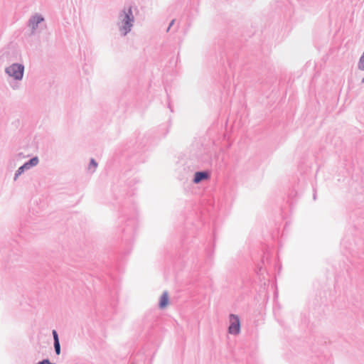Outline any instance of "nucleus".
Segmentation results:
<instances>
[{
	"label": "nucleus",
	"instance_id": "1",
	"mask_svg": "<svg viewBox=\"0 0 364 364\" xmlns=\"http://www.w3.org/2000/svg\"><path fill=\"white\" fill-rule=\"evenodd\" d=\"M119 29L122 36H127L132 30L134 22L132 6L124 7L119 14Z\"/></svg>",
	"mask_w": 364,
	"mask_h": 364
},
{
	"label": "nucleus",
	"instance_id": "2",
	"mask_svg": "<svg viewBox=\"0 0 364 364\" xmlns=\"http://www.w3.org/2000/svg\"><path fill=\"white\" fill-rule=\"evenodd\" d=\"M24 65L21 63H13L5 68V73L16 80H21L24 74Z\"/></svg>",
	"mask_w": 364,
	"mask_h": 364
},
{
	"label": "nucleus",
	"instance_id": "3",
	"mask_svg": "<svg viewBox=\"0 0 364 364\" xmlns=\"http://www.w3.org/2000/svg\"><path fill=\"white\" fill-rule=\"evenodd\" d=\"M230 325L228 333L232 335H237L240 332V320L237 315L230 314L229 316Z\"/></svg>",
	"mask_w": 364,
	"mask_h": 364
},
{
	"label": "nucleus",
	"instance_id": "4",
	"mask_svg": "<svg viewBox=\"0 0 364 364\" xmlns=\"http://www.w3.org/2000/svg\"><path fill=\"white\" fill-rule=\"evenodd\" d=\"M210 178V173L207 171H199L194 173L193 182L196 184L200 183L202 181L207 180Z\"/></svg>",
	"mask_w": 364,
	"mask_h": 364
},
{
	"label": "nucleus",
	"instance_id": "5",
	"mask_svg": "<svg viewBox=\"0 0 364 364\" xmlns=\"http://www.w3.org/2000/svg\"><path fill=\"white\" fill-rule=\"evenodd\" d=\"M43 20V17L41 15L38 14H36L29 19L28 26L32 28V34H33L34 30L36 29L38 24L41 23Z\"/></svg>",
	"mask_w": 364,
	"mask_h": 364
},
{
	"label": "nucleus",
	"instance_id": "6",
	"mask_svg": "<svg viewBox=\"0 0 364 364\" xmlns=\"http://www.w3.org/2000/svg\"><path fill=\"white\" fill-rule=\"evenodd\" d=\"M169 304V296L167 291H164L159 299V307L160 309H166Z\"/></svg>",
	"mask_w": 364,
	"mask_h": 364
},
{
	"label": "nucleus",
	"instance_id": "7",
	"mask_svg": "<svg viewBox=\"0 0 364 364\" xmlns=\"http://www.w3.org/2000/svg\"><path fill=\"white\" fill-rule=\"evenodd\" d=\"M39 162V159L38 156H33L27 161H26L23 164L26 166L27 168L30 169L33 166H36Z\"/></svg>",
	"mask_w": 364,
	"mask_h": 364
},
{
	"label": "nucleus",
	"instance_id": "8",
	"mask_svg": "<svg viewBox=\"0 0 364 364\" xmlns=\"http://www.w3.org/2000/svg\"><path fill=\"white\" fill-rule=\"evenodd\" d=\"M26 170H28V168H26V166L23 164L22 166H21L16 171V173L14 174V181H16L17 178L19 177V176H21L25 171Z\"/></svg>",
	"mask_w": 364,
	"mask_h": 364
},
{
	"label": "nucleus",
	"instance_id": "9",
	"mask_svg": "<svg viewBox=\"0 0 364 364\" xmlns=\"http://www.w3.org/2000/svg\"><path fill=\"white\" fill-rule=\"evenodd\" d=\"M97 166V161L94 159H91L88 165V169L91 171L92 173H93L95 171Z\"/></svg>",
	"mask_w": 364,
	"mask_h": 364
},
{
	"label": "nucleus",
	"instance_id": "10",
	"mask_svg": "<svg viewBox=\"0 0 364 364\" xmlns=\"http://www.w3.org/2000/svg\"><path fill=\"white\" fill-rule=\"evenodd\" d=\"M53 346H54V350H55V354L58 355H60V352H61L60 341L53 342Z\"/></svg>",
	"mask_w": 364,
	"mask_h": 364
},
{
	"label": "nucleus",
	"instance_id": "11",
	"mask_svg": "<svg viewBox=\"0 0 364 364\" xmlns=\"http://www.w3.org/2000/svg\"><path fill=\"white\" fill-rule=\"evenodd\" d=\"M358 68L360 70H364V54H362L359 59Z\"/></svg>",
	"mask_w": 364,
	"mask_h": 364
},
{
	"label": "nucleus",
	"instance_id": "12",
	"mask_svg": "<svg viewBox=\"0 0 364 364\" xmlns=\"http://www.w3.org/2000/svg\"><path fill=\"white\" fill-rule=\"evenodd\" d=\"M52 335H53V342H56L58 341H60L59 340L58 333L56 330H53L52 331Z\"/></svg>",
	"mask_w": 364,
	"mask_h": 364
},
{
	"label": "nucleus",
	"instance_id": "13",
	"mask_svg": "<svg viewBox=\"0 0 364 364\" xmlns=\"http://www.w3.org/2000/svg\"><path fill=\"white\" fill-rule=\"evenodd\" d=\"M36 364H55V363H51L48 358L43 359L42 360L38 362Z\"/></svg>",
	"mask_w": 364,
	"mask_h": 364
},
{
	"label": "nucleus",
	"instance_id": "14",
	"mask_svg": "<svg viewBox=\"0 0 364 364\" xmlns=\"http://www.w3.org/2000/svg\"><path fill=\"white\" fill-rule=\"evenodd\" d=\"M174 22H175V20H174V19H173V20L170 22V23H169V25H168V27L167 28V31H169V29L171 28V27L173 25Z\"/></svg>",
	"mask_w": 364,
	"mask_h": 364
},
{
	"label": "nucleus",
	"instance_id": "15",
	"mask_svg": "<svg viewBox=\"0 0 364 364\" xmlns=\"http://www.w3.org/2000/svg\"><path fill=\"white\" fill-rule=\"evenodd\" d=\"M316 193H314V200H316Z\"/></svg>",
	"mask_w": 364,
	"mask_h": 364
},
{
	"label": "nucleus",
	"instance_id": "16",
	"mask_svg": "<svg viewBox=\"0 0 364 364\" xmlns=\"http://www.w3.org/2000/svg\"><path fill=\"white\" fill-rule=\"evenodd\" d=\"M361 82L364 83V77L362 79Z\"/></svg>",
	"mask_w": 364,
	"mask_h": 364
}]
</instances>
